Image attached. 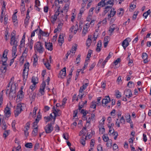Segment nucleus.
Here are the masks:
<instances>
[{
  "label": "nucleus",
  "instance_id": "1",
  "mask_svg": "<svg viewBox=\"0 0 151 151\" xmlns=\"http://www.w3.org/2000/svg\"><path fill=\"white\" fill-rule=\"evenodd\" d=\"M34 48L35 49L40 53H42L44 51V48L43 47L42 45L41 42H37L35 45Z\"/></svg>",
  "mask_w": 151,
  "mask_h": 151
},
{
  "label": "nucleus",
  "instance_id": "2",
  "mask_svg": "<svg viewBox=\"0 0 151 151\" xmlns=\"http://www.w3.org/2000/svg\"><path fill=\"white\" fill-rule=\"evenodd\" d=\"M16 88L15 84H12L9 92L8 93V94L9 95V97L10 98H12L14 97H15L16 96Z\"/></svg>",
  "mask_w": 151,
  "mask_h": 151
},
{
  "label": "nucleus",
  "instance_id": "3",
  "mask_svg": "<svg viewBox=\"0 0 151 151\" xmlns=\"http://www.w3.org/2000/svg\"><path fill=\"white\" fill-rule=\"evenodd\" d=\"M55 121H53V122L48 124L45 127L44 129L46 133L49 134L53 130V127L52 125L54 123Z\"/></svg>",
  "mask_w": 151,
  "mask_h": 151
},
{
  "label": "nucleus",
  "instance_id": "4",
  "mask_svg": "<svg viewBox=\"0 0 151 151\" xmlns=\"http://www.w3.org/2000/svg\"><path fill=\"white\" fill-rule=\"evenodd\" d=\"M15 36V34L13 35L12 34H11L10 43L12 45H14V46H17L18 41H17Z\"/></svg>",
  "mask_w": 151,
  "mask_h": 151
},
{
  "label": "nucleus",
  "instance_id": "5",
  "mask_svg": "<svg viewBox=\"0 0 151 151\" xmlns=\"http://www.w3.org/2000/svg\"><path fill=\"white\" fill-rule=\"evenodd\" d=\"M21 89L18 93V94L17 95V98L16 99V101H18V100H19L18 101L21 100L24 97L23 92L21 88Z\"/></svg>",
  "mask_w": 151,
  "mask_h": 151
},
{
  "label": "nucleus",
  "instance_id": "6",
  "mask_svg": "<svg viewBox=\"0 0 151 151\" xmlns=\"http://www.w3.org/2000/svg\"><path fill=\"white\" fill-rule=\"evenodd\" d=\"M66 68H64L60 72L58 77L62 78H64L66 75Z\"/></svg>",
  "mask_w": 151,
  "mask_h": 151
},
{
  "label": "nucleus",
  "instance_id": "7",
  "mask_svg": "<svg viewBox=\"0 0 151 151\" xmlns=\"http://www.w3.org/2000/svg\"><path fill=\"white\" fill-rule=\"evenodd\" d=\"M130 41V38H128L125 39L122 43V45L124 49L129 45V41Z\"/></svg>",
  "mask_w": 151,
  "mask_h": 151
},
{
  "label": "nucleus",
  "instance_id": "8",
  "mask_svg": "<svg viewBox=\"0 0 151 151\" xmlns=\"http://www.w3.org/2000/svg\"><path fill=\"white\" fill-rule=\"evenodd\" d=\"M124 93L126 95V97L129 98L132 96V93L131 90L129 89H126L124 91Z\"/></svg>",
  "mask_w": 151,
  "mask_h": 151
},
{
  "label": "nucleus",
  "instance_id": "9",
  "mask_svg": "<svg viewBox=\"0 0 151 151\" xmlns=\"http://www.w3.org/2000/svg\"><path fill=\"white\" fill-rule=\"evenodd\" d=\"M111 101L110 99L109 96H106L104 98V99L102 100V104L103 105V104H104L105 105L109 102Z\"/></svg>",
  "mask_w": 151,
  "mask_h": 151
},
{
  "label": "nucleus",
  "instance_id": "10",
  "mask_svg": "<svg viewBox=\"0 0 151 151\" xmlns=\"http://www.w3.org/2000/svg\"><path fill=\"white\" fill-rule=\"evenodd\" d=\"M112 54L113 53L111 52H109V54L108 56L106 58L104 61L102 63V68H104V66L106 63L107 62L108 60L111 57V56L112 55Z\"/></svg>",
  "mask_w": 151,
  "mask_h": 151
},
{
  "label": "nucleus",
  "instance_id": "11",
  "mask_svg": "<svg viewBox=\"0 0 151 151\" xmlns=\"http://www.w3.org/2000/svg\"><path fill=\"white\" fill-rule=\"evenodd\" d=\"M4 111L5 113V115L6 117H8L10 116V109L7 106L6 107L4 110Z\"/></svg>",
  "mask_w": 151,
  "mask_h": 151
},
{
  "label": "nucleus",
  "instance_id": "12",
  "mask_svg": "<svg viewBox=\"0 0 151 151\" xmlns=\"http://www.w3.org/2000/svg\"><path fill=\"white\" fill-rule=\"evenodd\" d=\"M45 46L46 48L50 51L52 50V43H46L45 42Z\"/></svg>",
  "mask_w": 151,
  "mask_h": 151
},
{
  "label": "nucleus",
  "instance_id": "13",
  "mask_svg": "<svg viewBox=\"0 0 151 151\" xmlns=\"http://www.w3.org/2000/svg\"><path fill=\"white\" fill-rule=\"evenodd\" d=\"M110 14L108 15V19H109V18H111V17L114 16L116 12L115 11V9L112 8L110 10Z\"/></svg>",
  "mask_w": 151,
  "mask_h": 151
},
{
  "label": "nucleus",
  "instance_id": "14",
  "mask_svg": "<svg viewBox=\"0 0 151 151\" xmlns=\"http://www.w3.org/2000/svg\"><path fill=\"white\" fill-rule=\"evenodd\" d=\"M59 38L58 42L59 43H61V45H60L61 46L64 42V35H63V34H60L59 36Z\"/></svg>",
  "mask_w": 151,
  "mask_h": 151
},
{
  "label": "nucleus",
  "instance_id": "15",
  "mask_svg": "<svg viewBox=\"0 0 151 151\" xmlns=\"http://www.w3.org/2000/svg\"><path fill=\"white\" fill-rule=\"evenodd\" d=\"M7 66V64H6V65L2 64L1 65L0 68V70L2 73H5L6 72Z\"/></svg>",
  "mask_w": 151,
  "mask_h": 151
},
{
  "label": "nucleus",
  "instance_id": "16",
  "mask_svg": "<svg viewBox=\"0 0 151 151\" xmlns=\"http://www.w3.org/2000/svg\"><path fill=\"white\" fill-rule=\"evenodd\" d=\"M101 41H99L97 45V47L96 50L97 52H99L101 50Z\"/></svg>",
  "mask_w": 151,
  "mask_h": 151
},
{
  "label": "nucleus",
  "instance_id": "17",
  "mask_svg": "<svg viewBox=\"0 0 151 151\" xmlns=\"http://www.w3.org/2000/svg\"><path fill=\"white\" fill-rule=\"evenodd\" d=\"M28 71L29 70H26L25 69L23 70V77L24 81L26 80L27 78L28 74Z\"/></svg>",
  "mask_w": 151,
  "mask_h": 151
},
{
  "label": "nucleus",
  "instance_id": "18",
  "mask_svg": "<svg viewBox=\"0 0 151 151\" xmlns=\"http://www.w3.org/2000/svg\"><path fill=\"white\" fill-rule=\"evenodd\" d=\"M92 38L91 35H89L88 36V38L86 40V45L88 47L91 44V38Z\"/></svg>",
  "mask_w": 151,
  "mask_h": 151
},
{
  "label": "nucleus",
  "instance_id": "19",
  "mask_svg": "<svg viewBox=\"0 0 151 151\" xmlns=\"http://www.w3.org/2000/svg\"><path fill=\"white\" fill-rule=\"evenodd\" d=\"M30 94L32 95L31 97H30V100L31 101V103H32V101H34L35 98L36 93H34L33 91H31L30 93Z\"/></svg>",
  "mask_w": 151,
  "mask_h": 151
},
{
  "label": "nucleus",
  "instance_id": "20",
  "mask_svg": "<svg viewBox=\"0 0 151 151\" xmlns=\"http://www.w3.org/2000/svg\"><path fill=\"white\" fill-rule=\"evenodd\" d=\"M22 110L21 109L18 108L17 106L16 110L15 111V117H17L21 111Z\"/></svg>",
  "mask_w": 151,
  "mask_h": 151
},
{
  "label": "nucleus",
  "instance_id": "21",
  "mask_svg": "<svg viewBox=\"0 0 151 151\" xmlns=\"http://www.w3.org/2000/svg\"><path fill=\"white\" fill-rule=\"evenodd\" d=\"M116 25L114 24H113L111 26L109 29V31L111 33H112L115 29Z\"/></svg>",
  "mask_w": 151,
  "mask_h": 151
},
{
  "label": "nucleus",
  "instance_id": "22",
  "mask_svg": "<svg viewBox=\"0 0 151 151\" xmlns=\"http://www.w3.org/2000/svg\"><path fill=\"white\" fill-rule=\"evenodd\" d=\"M34 61L33 62V65L36 66L37 64L38 57L36 54L34 56Z\"/></svg>",
  "mask_w": 151,
  "mask_h": 151
},
{
  "label": "nucleus",
  "instance_id": "23",
  "mask_svg": "<svg viewBox=\"0 0 151 151\" xmlns=\"http://www.w3.org/2000/svg\"><path fill=\"white\" fill-rule=\"evenodd\" d=\"M88 27H84L82 33L83 36H84L88 32Z\"/></svg>",
  "mask_w": 151,
  "mask_h": 151
},
{
  "label": "nucleus",
  "instance_id": "24",
  "mask_svg": "<svg viewBox=\"0 0 151 151\" xmlns=\"http://www.w3.org/2000/svg\"><path fill=\"white\" fill-rule=\"evenodd\" d=\"M99 127V128L100 130H101V134H103L105 130L104 127V126H103V124H102L101 123H100Z\"/></svg>",
  "mask_w": 151,
  "mask_h": 151
},
{
  "label": "nucleus",
  "instance_id": "25",
  "mask_svg": "<svg viewBox=\"0 0 151 151\" xmlns=\"http://www.w3.org/2000/svg\"><path fill=\"white\" fill-rule=\"evenodd\" d=\"M112 6H107L105 7V10H104V15L106 14V13L109 11L110 9H111V8H112Z\"/></svg>",
  "mask_w": 151,
  "mask_h": 151
},
{
  "label": "nucleus",
  "instance_id": "26",
  "mask_svg": "<svg viewBox=\"0 0 151 151\" xmlns=\"http://www.w3.org/2000/svg\"><path fill=\"white\" fill-rule=\"evenodd\" d=\"M124 9L122 8H120L117 10V14L120 16H122L124 13Z\"/></svg>",
  "mask_w": 151,
  "mask_h": 151
},
{
  "label": "nucleus",
  "instance_id": "27",
  "mask_svg": "<svg viewBox=\"0 0 151 151\" xmlns=\"http://www.w3.org/2000/svg\"><path fill=\"white\" fill-rule=\"evenodd\" d=\"M38 133V129L36 128L33 129V130L32 132V135L34 136H36L37 134Z\"/></svg>",
  "mask_w": 151,
  "mask_h": 151
},
{
  "label": "nucleus",
  "instance_id": "28",
  "mask_svg": "<svg viewBox=\"0 0 151 151\" xmlns=\"http://www.w3.org/2000/svg\"><path fill=\"white\" fill-rule=\"evenodd\" d=\"M77 45L76 44L74 46H73L72 47L71 50H70L71 51L72 53H75V52L76 51V50L77 49Z\"/></svg>",
  "mask_w": 151,
  "mask_h": 151
},
{
  "label": "nucleus",
  "instance_id": "29",
  "mask_svg": "<svg viewBox=\"0 0 151 151\" xmlns=\"http://www.w3.org/2000/svg\"><path fill=\"white\" fill-rule=\"evenodd\" d=\"M60 111V110L59 109H56L55 110V111L53 112L52 113L54 114V121H55V119L56 117L57 116V113H58V112Z\"/></svg>",
  "mask_w": 151,
  "mask_h": 151
},
{
  "label": "nucleus",
  "instance_id": "30",
  "mask_svg": "<svg viewBox=\"0 0 151 151\" xmlns=\"http://www.w3.org/2000/svg\"><path fill=\"white\" fill-rule=\"evenodd\" d=\"M150 9H149L147 12H145L143 14V16L145 17V18L146 19L147 16L150 14Z\"/></svg>",
  "mask_w": 151,
  "mask_h": 151
},
{
  "label": "nucleus",
  "instance_id": "31",
  "mask_svg": "<svg viewBox=\"0 0 151 151\" xmlns=\"http://www.w3.org/2000/svg\"><path fill=\"white\" fill-rule=\"evenodd\" d=\"M88 112H87V111L83 109H82L81 110V113L83 114V117H85L86 114L88 113Z\"/></svg>",
  "mask_w": 151,
  "mask_h": 151
},
{
  "label": "nucleus",
  "instance_id": "32",
  "mask_svg": "<svg viewBox=\"0 0 151 151\" xmlns=\"http://www.w3.org/2000/svg\"><path fill=\"white\" fill-rule=\"evenodd\" d=\"M37 78L33 76L32 78V82L33 84H36L38 83L37 79Z\"/></svg>",
  "mask_w": 151,
  "mask_h": 151
},
{
  "label": "nucleus",
  "instance_id": "33",
  "mask_svg": "<svg viewBox=\"0 0 151 151\" xmlns=\"http://www.w3.org/2000/svg\"><path fill=\"white\" fill-rule=\"evenodd\" d=\"M7 60V58H1V60L2 62V64L3 65H6L7 64H6V61Z\"/></svg>",
  "mask_w": 151,
  "mask_h": 151
},
{
  "label": "nucleus",
  "instance_id": "34",
  "mask_svg": "<svg viewBox=\"0 0 151 151\" xmlns=\"http://www.w3.org/2000/svg\"><path fill=\"white\" fill-rule=\"evenodd\" d=\"M44 64L48 69H50V65L48 62V60H47V62L46 63H45Z\"/></svg>",
  "mask_w": 151,
  "mask_h": 151
},
{
  "label": "nucleus",
  "instance_id": "35",
  "mask_svg": "<svg viewBox=\"0 0 151 151\" xmlns=\"http://www.w3.org/2000/svg\"><path fill=\"white\" fill-rule=\"evenodd\" d=\"M8 51V50L7 49L5 50L3 52L2 58H7V56Z\"/></svg>",
  "mask_w": 151,
  "mask_h": 151
},
{
  "label": "nucleus",
  "instance_id": "36",
  "mask_svg": "<svg viewBox=\"0 0 151 151\" xmlns=\"http://www.w3.org/2000/svg\"><path fill=\"white\" fill-rule=\"evenodd\" d=\"M112 145V141L111 140H109L107 142L106 146L107 147L111 148Z\"/></svg>",
  "mask_w": 151,
  "mask_h": 151
},
{
  "label": "nucleus",
  "instance_id": "37",
  "mask_svg": "<svg viewBox=\"0 0 151 151\" xmlns=\"http://www.w3.org/2000/svg\"><path fill=\"white\" fill-rule=\"evenodd\" d=\"M81 55L79 54L77 57V58L76 59V63L77 64H78L80 63L81 60Z\"/></svg>",
  "mask_w": 151,
  "mask_h": 151
},
{
  "label": "nucleus",
  "instance_id": "38",
  "mask_svg": "<svg viewBox=\"0 0 151 151\" xmlns=\"http://www.w3.org/2000/svg\"><path fill=\"white\" fill-rule=\"evenodd\" d=\"M114 0H110L106 2V5H107L108 4H109L110 5H111V6H113V5L114 4Z\"/></svg>",
  "mask_w": 151,
  "mask_h": 151
},
{
  "label": "nucleus",
  "instance_id": "39",
  "mask_svg": "<svg viewBox=\"0 0 151 151\" xmlns=\"http://www.w3.org/2000/svg\"><path fill=\"white\" fill-rule=\"evenodd\" d=\"M63 137L64 138L67 140H68L69 135L67 133H64L63 134Z\"/></svg>",
  "mask_w": 151,
  "mask_h": 151
},
{
  "label": "nucleus",
  "instance_id": "40",
  "mask_svg": "<svg viewBox=\"0 0 151 151\" xmlns=\"http://www.w3.org/2000/svg\"><path fill=\"white\" fill-rule=\"evenodd\" d=\"M17 12H15L14 14L12 16V19L13 22H15L17 20V16H16V14L17 13Z\"/></svg>",
  "mask_w": 151,
  "mask_h": 151
},
{
  "label": "nucleus",
  "instance_id": "41",
  "mask_svg": "<svg viewBox=\"0 0 151 151\" xmlns=\"http://www.w3.org/2000/svg\"><path fill=\"white\" fill-rule=\"evenodd\" d=\"M29 66V63L28 62H27L25 63L24 65V68L26 70H28Z\"/></svg>",
  "mask_w": 151,
  "mask_h": 151
},
{
  "label": "nucleus",
  "instance_id": "42",
  "mask_svg": "<svg viewBox=\"0 0 151 151\" xmlns=\"http://www.w3.org/2000/svg\"><path fill=\"white\" fill-rule=\"evenodd\" d=\"M106 3H104L103 2L101 1L100 2L98 3L97 5L98 6H100L101 7H103L105 6L106 4Z\"/></svg>",
  "mask_w": 151,
  "mask_h": 151
},
{
  "label": "nucleus",
  "instance_id": "43",
  "mask_svg": "<svg viewBox=\"0 0 151 151\" xmlns=\"http://www.w3.org/2000/svg\"><path fill=\"white\" fill-rule=\"evenodd\" d=\"M25 146L26 147L31 148L32 147V143H27L25 144Z\"/></svg>",
  "mask_w": 151,
  "mask_h": 151
},
{
  "label": "nucleus",
  "instance_id": "44",
  "mask_svg": "<svg viewBox=\"0 0 151 151\" xmlns=\"http://www.w3.org/2000/svg\"><path fill=\"white\" fill-rule=\"evenodd\" d=\"M30 125V122H27L26 124V126L25 127V128L26 129L25 130H28L29 129Z\"/></svg>",
  "mask_w": 151,
  "mask_h": 151
},
{
  "label": "nucleus",
  "instance_id": "45",
  "mask_svg": "<svg viewBox=\"0 0 151 151\" xmlns=\"http://www.w3.org/2000/svg\"><path fill=\"white\" fill-rule=\"evenodd\" d=\"M9 130L6 131L3 134L4 137L6 138L9 135Z\"/></svg>",
  "mask_w": 151,
  "mask_h": 151
},
{
  "label": "nucleus",
  "instance_id": "46",
  "mask_svg": "<svg viewBox=\"0 0 151 151\" xmlns=\"http://www.w3.org/2000/svg\"><path fill=\"white\" fill-rule=\"evenodd\" d=\"M103 138L104 141L105 142H107L109 141V137L107 136H106L104 135L103 136Z\"/></svg>",
  "mask_w": 151,
  "mask_h": 151
},
{
  "label": "nucleus",
  "instance_id": "47",
  "mask_svg": "<svg viewBox=\"0 0 151 151\" xmlns=\"http://www.w3.org/2000/svg\"><path fill=\"white\" fill-rule=\"evenodd\" d=\"M96 102L93 101L92 102L91 104V108H93L94 109H95L96 106Z\"/></svg>",
  "mask_w": 151,
  "mask_h": 151
},
{
  "label": "nucleus",
  "instance_id": "48",
  "mask_svg": "<svg viewBox=\"0 0 151 151\" xmlns=\"http://www.w3.org/2000/svg\"><path fill=\"white\" fill-rule=\"evenodd\" d=\"M139 12L138 11L137 12H135L134 13V14L133 16V20H134L136 18L138 14V13Z\"/></svg>",
  "mask_w": 151,
  "mask_h": 151
},
{
  "label": "nucleus",
  "instance_id": "49",
  "mask_svg": "<svg viewBox=\"0 0 151 151\" xmlns=\"http://www.w3.org/2000/svg\"><path fill=\"white\" fill-rule=\"evenodd\" d=\"M46 84L44 81H43L40 86V88L44 89L45 86Z\"/></svg>",
  "mask_w": 151,
  "mask_h": 151
},
{
  "label": "nucleus",
  "instance_id": "50",
  "mask_svg": "<svg viewBox=\"0 0 151 151\" xmlns=\"http://www.w3.org/2000/svg\"><path fill=\"white\" fill-rule=\"evenodd\" d=\"M8 16L7 15H5L4 16V23L5 25L6 24H7V20H8Z\"/></svg>",
  "mask_w": 151,
  "mask_h": 151
},
{
  "label": "nucleus",
  "instance_id": "51",
  "mask_svg": "<svg viewBox=\"0 0 151 151\" xmlns=\"http://www.w3.org/2000/svg\"><path fill=\"white\" fill-rule=\"evenodd\" d=\"M95 9V7H93L91 8L89 11V17H90L91 15L93 14V11Z\"/></svg>",
  "mask_w": 151,
  "mask_h": 151
},
{
  "label": "nucleus",
  "instance_id": "52",
  "mask_svg": "<svg viewBox=\"0 0 151 151\" xmlns=\"http://www.w3.org/2000/svg\"><path fill=\"white\" fill-rule=\"evenodd\" d=\"M34 43L33 40L31 39L29 43V47L31 50L32 49V46Z\"/></svg>",
  "mask_w": 151,
  "mask_h": 151
},
{
  "label": "nucleus",
  "instance_id": "53",
  "mask_svg": "<svg viewBox=\"0 0 151 151\" xmlns=\"http://www.w3.org/2000/svg\"><path fill=\"white\" fill-rule=\"evenodd\" d=\"M36 85V84H35H35L33 83L31 86H30V88L32 90V91H33L35 89Z\"/></svg>",
  "mask_w": 151,
  "mask_h": 151
},
{
  "label": "nucleus",
  "instance_id": "54",
  "mask_svg": "<svg viewBox=\"0 0 151 151\" xmlns=\"http://www.w3.org/2000/svg\"><path fill=\"white\" fill-rule=\"evenodd\" d=\"M120 58H118L114 62V63L115 65H116L118 64L119 62H120Z\"/></svg>",
  "mask_w": 151,
  "mask_h": 151
},
{
  "label": "nucleus",
  "instance_id": "55",
  "mask_svg": "<svg viewBox=\"0 0 151 151\" xmlns=\"http://www.w3.org/2000/svg\"><path fill=\"white\" fill-rule=\"evenodd\" d=\"M142 58L143 59L147 58V54L145 52L143 53L142 54Z\"/></svg>",
  "mask_w": 151,
  "mask_h": 151
},
{
  "label": "nucleus",
  "instance_id": "56",
  "mask_svg": "<svg viewBox=\"0 0 151 151\" xmlns=\"http://www.w3.org/2000/svg\"><path fill=\"white\" fill-rule=\"evenodd\" d=\"M6 5V3L4 1H3L2 6L1 8V10L4 11L5 10V6Z\"/></svg>",
  "mask_w": 151,
  "mask_h": 151
},
{
  "label": "nucleus",
  "instance_id": "57",
  "mask_svg": "<svg viewBox=\"0 0 151 151\" xmlns=\"http://www.w3.org/2000/svg\"><path fill=\"white\" fill-rule=\"evenodd\" d=\"M92 52V50H88V53L87 56V58H89L91 57Z\"/></svg>",
  "mask_w": 151,
  "mask_h": 151
},
{
  "label": "nucleus",
  "instance_id": "58",
  "mask_svg": "<svg viewBox=\"0 0 151 151\" xmlns=\"http://www.w3.org/2000/svg\"><path fill=\"white\" fill-rule=\"evenodd\" d=\"M69 4L70 3L69 2H67V3H66L64 7L65 8L64 9H65L66 10H67L69 8Z\"/></svg>",
  "mask_w": 151,
  "mask_h": 151
},
{
  "label": "nucleus",
  "instance_id": "59",
  "mask_svg": "<svg viewBox=\"0 0 151 151\" xmlns=\"http://www.w3.org/2000/svg\"><path fill=\"white\" fill-rule=\"evenodd\" d=\"M120 92L119 91L117 90L116 92V96L117 98H120L121 97V95L120 94Z\"/></svg>",
  "mask_w": 151,
  "mask_h": 151
},
{
  "label": "nucleus",
  "instance_id": "60",
  "mask_svg": "<svg viewBox=\"0 0 151 151\" xmlns=\"http://www.w3.org/2000/svg\"><path fill=\"white\" fill-rule=\"evenodd\" d=\"M86 139H81L80 140V142L81 143L83 146H84L86 144Z\"/></svg>",
  "mask_w": 151,
  "mask_h": 151
},
{
  "label": "nucleus",
  "instance_id": "61",
  "mask_svg": "<svg viewBox=\"0 0 151 151\" xmlns=\"http://www.w3.org/2000/svg\"><path fill=\"white\" fill-rule=\"evenodd\" d=\"M17 46H13L12 47V52H14V53H16L17 52Z\"/></svg>",
  "mask_w": 151,
  "mask_h": 151
},
{
  "label": "nucleus",
  "instance_id": "62",
  "mask_svg": "<svg viewBox=\"0 0 151 151\" xmlns=\"http://www.w3.org/2000/svg\"><path fill=\"white\" fill-rule=\"evenodd\" d=\"M39 147V143H37L35 144L34 147V150L36 151L37 149Z\"/></svg>",
  "mask_w": 151,
  "mask_h": 151
},
{
  "label": "nucleus",
  "instance_id": "63",
  "mask_svg": "<svg viewBox=\"0 0 151 151\" xmlns=\"http://www.w3.org/2000/svg\"><path fill=\"white\" fill-rule=\"evenodd\" d=\"M23 105H24L23 104H21L20 103L18 104L17 105V107L21 109L22 110V107H23Z\"/></svg>",
  "mask_w": 151,
  "mask_h": 151
},
{
  "label": "nucleus",
  "instance_id": "64",
  "mask_svg": "<svg viewBox=\"0 0 151 151\" xmlns=\"http://www.w3.org/2000/svg\"><path fill=\"white\" fill-rule=\"evenodd\" d=\"M50 109V107L47 106H45L44 107V110L45 112L48 111Z\"/></svg>",
  "mask_w": 151,
  "mask_h": 151
}]
</instances>
